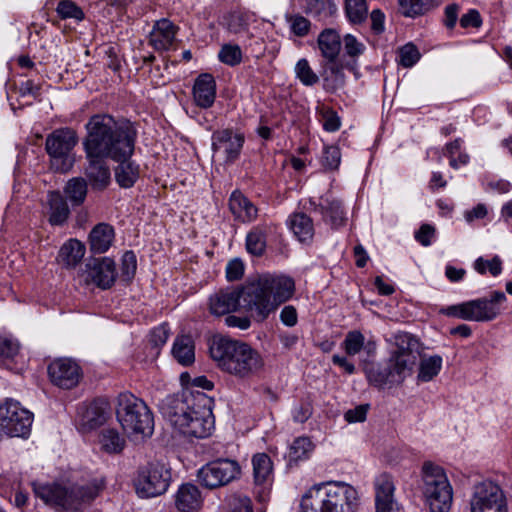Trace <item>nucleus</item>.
<instances>
[{
	"label": "nucleus",
	"instance_id": "nucleus-3",
	"mask_svg": "<svg viewBox=\"0 0 512 512\" xmlns=\"http://www.w3.org/2000/svg\"><path fill=\"white\" fill-rule=\"evenodd\" d=\"M211 358L223 372L239 380H248L264 367L261 354L244 341L215 336L209 345Z\"/></svg>",
	"mask_w": 512,
	"mask_h": 512
},
{
	"label": "nucleus",
	"instance_id": "nucleus-7",
	"mask_svg": "<svg viewBox=\"0 0 512 512\" xmlns=\"http://www.w3.org/2000/svg\"><path fill=\"white\" fill-rule=\"evenodd\" d=\"M422 493L431 512H449L453 488L444 469L430 461L422 466Z\"/></svg>",
	"mask_w": 512,
	"mask_h": 512
},
{
	"label": "nucleus",
	"instance_id": "nucleus-26",
	"mask_svg": "<svg viewBox=\"0 0 512 512\" xmlns=\"http://www.w3.org/2000/svg\"><path fill=\"white\" fill-rule=\"evenodd\" d=\"M114 229L107 223L97 224L89 234L90 250L95 254L105 253L114 239Z\"/></svg>",
	"mask_w": 512,
	"mask_h": 512
},
{
	"label": "nucleus",
	"instance_id": "nucleus-27",
	"mask_svg": "<svg viewBox=\"0 0 512 512\" xmlns=\"http://www.w3.org/2000/svg\"><path fill=\"white\" fill-rule=\"evenodd\" d=\"M84 174L93 190L102 191L111 182V172L106 162H88Z\"/></svg>",
	"mask_w": 512,
	"mask_h": 512
},
{
	"label": "nucleus",
	"instance_id": "nucleus-47",
	"mask_svg": "<svg viewBox=\"0 0 512 512\" xmlns=\"http://www.w3.org/2000/svg\"><path fill=\"white\" fill-rule=\"evenodd\" d=\"M295 73L297 78L306 86L316 84L319 77L311 69L306 59H300L295 66Z\"/></svg>",
	"mask_w": 512,
	"mask_h": 512
},
{
	"label": "nucleus",
	"instance_id": "nucleus-45",
	"mask_svg": "<svg viewBox=\"0 0 512 512\" xmlns=\"http://www.w3.org/2000/svg\"><path fill=\"white\" fill-rule=\"evenodd\" d=\"M442 367V358L439 355H433L424 358L420 362L418 379L424 382L432 380L438 375Z\"/></svg>",
	"mask_w": 512,
	"mask_h": 512
},
{
	"label": "nucleus",
	"instance_id": "nucleus-51",
	"mask_svg": "<svg viewBox=\"0 0 512 512\" xmlns=\"http://www.w3.org/2000/svg\"><path fill=\"white\" fill-rule=\"evenodd\" d=\"M399 57L403 67H412L420 59V53L414 44L408 43L400 48Z\"/></svg>",
	"mask_w": 512,
	"mask_h": 512
},
{
	"label": "nucleus",
	"instance_id": "nucleus-5",
	"mask_svg": "<svg viewBox=\"0 0 512 512\" xmlns=\"http://www.w3.org/2000/svg\"><path fill=\"white\" fill-rule=\"evenodd\" d=\"M358 493L344 482L314 486L302 497L301 512H355Z\"/></svg>",
	"mask_w": 512,
	"mask_h": 512
},
{
	"label": "nucleus",
	"instance_id": "nucleus-8",
	"mask_svg": "<svg viewBox=\"0 0 512 512\" xmlns=\"http://www.w3.org/2000/svg\"><path fill=\"white\" fill-rule=\"evenodd\" d=\"M116 415L123 430L128 434L150 436L154 429L151 411L145 402L130 392L119 394Z\"/></svg>",
	"mask_w": 512,
	"mask_h": 512
},
{
	"label": "nucleus",
	"instance_id": "nucleus-32",
	"mask_svg": "<svg viewBox=\"0 0 512 512\" xmlns=\"http://www.w3.org/2000/svg\"><path fill=\"white\" fill-rule=\"evenodd\" d=\"M319 211L325 221H329L333 226L341 225L344 219L341 202L327 194L320 198L319 204L315 208Z\"/></svg>",
	"mask_w": 512,
	"mask_h": 512
},
{
	"label": "nucleus",
	"instance_id": "nucleus-28",
	"mask_svg": "<svg viewBox=\"0 0 512 512\" xmlns=\"http://www.w3.org/2000/svg\"><path fill=\"white\" fill-rule=\"evenodd\" d=\"M229 208L233 215L242 222H249L257 215V208L239 190L231 194Z\"/></svg>",
	"mask_w": 512,
	"mask_h": 512
},
{
	"label": "nucleus",
	"instance_id": "nucleus-54",
	"mask_svg": "<svg viewBox=\"0 0 512 512\" xmlns=\"http://www.w3.org/2000/svg\"><path fill=\"white\" fill-rule=\"evenodd\" d=\"M19 352V344L8 338L0 337V357L13 359Z\"/></svg>",
	"mask_w": 512,
	"mask_h": 512
},
{
	"label": "nucleus",
	"instance_id": "nucleus-25",
	"mask_svg": "<svg viewBox=\"0 0 512 512\" xmlns=\"http://www.w3.org/2000/svg\"><path fill=\"white\" fill-rule=\"evenodd\" d=\"M202 505L201 492L197 486L191 483L179 487L175 495V506L181 512L198 510Z\"/></svg>",
	"mask_w": 512,
	"mask_h": 512
},
{
	"label": "nucleus",
	"instance_id": "nucleus-46",
	"mask_svg": "<svg viewBox=\"0 0 512 512\" xmlns=\"http://www.w3.org/2000/svg\"><path fill=\"white\" fill-rule=\"evenodd\" d=\"M219 60L229 66H236L242 61L241 48L236 44H224L219 53Z\"/></svg>",
	"mask_w": 512,
	"mask_h": 512
},
{
	"label": "nucleus",
	"instance_id": "nucleus-38",
	"mask_svg": "<svg viewBox=\"0 0 512 512\" xmlns=\"http://www.w3.org/2000/svg\"><path fill=\"white\" fill-rule=\"evenodd\" d=\"M314 449V445L308 437L296 438L290 446L287 461L288 465L297 464L298 461L306 460Z\"/></svg>",
	"mask_w": 512,
	"mask_h": 512
},
{
	"label": "nucleus",
	"instance_id": "nucleus-63",
	"mask_svg": "<svg viewBox=\"0 0 512 512\" xmlns=\"http://www.w3.org/2000/svg\"><path fill=\"white\" fill-rule=\"evenodd\" d=\"M234 512H253L252 501L247 496H235L232 500Z\"/></svg>",
	"mask_w": 512,
	"mask_h": 512
},
{
	"label": "nucleus",
	"instance_id": "nucleus-21",
	"mask_svg": "<svg viewBox=\"0 0 512 512\" xmlns=\"http://www.w3.org/2000/svg\"><path fill=\"white\" fill-rule=\"evenodd\" d=\"M193 97L197 106L209 108L213 105L216 97V82L209 73L200 74L193 86Z\"/></svg>",
	"mask_w": 512,
	"mask_h": 512
},
{
	"label": "nucleus",
	"instance_id": "nucleus-52",
	"mask_svg": "<svg viewBox=\"0 0 512 512\" xmlns=\"http://www.w3.org/2000/svg\"><path fill=\"white\" fill-rule=\"evenodd\" d=\"M441 312L447 316L457 317L463 320L470 321V306L469 301L451 305L441 310Z\"/></svg>",
	"mask_w": 512,
	"mask_h": 512
},
{
	"label": "nucleus",
	"instance_id": "nucleus-40",
	"mask_svg": "<svg viewBox=\"0 0 512 512\" xmlns=\"http://www.w3.org/2000/svg\"><path fill=\"white\" fill-rule=\"evenodd\" d=\"M125 439L114 428H105L100 434L101 448L109 454H118L125 447Z\"/></svg>",
	"mask_w": 512,
	"mask_h": 512
},
{
	"label": "nucleus",
	"instance_id": "nucleus-37",
	"mask_svg": "<svg viewBox=\"0 0 512 512\" xmlns=\"http://www.w3.org/2000/svg\"><path fill=\"white\" fill-rule=\"evenodd\" d=\"M253 476L256 484L266 483L272 476L273 464L266 453H257L252 458Z\"/></svg>",
	"mask_w": 512,
	"mask_h": 512
},
{
	"label": "nucleus",
	"instance_id": "nucleus-56",
	"mask_svg": "<svg viewBox=\"0 0 512 512\" xmlns=\"http://www.w3.org/2000/svg\"><path fill=\"white\" fill-rule=\"evenodd\" d=\"M244 274V265L240 259H233L226 267V277L229 281L239 280Z\"/></svg>",
	"mask_w": 512,
	"mask_h": 512
},
{
	"label": "nucleus",
	"instance_id": "nucleus-42",
	"mask_svg": "<svg viewBox=\"0 0 512 512\" xmlns=\"http://www.w3.org/2000/svg\"><path fill=\"white\" fill-rule=\"evenodd\" d=\"M139 177V166L135 162H119L115 168V178L121 187L133 186Z\"/></svg>",
	"mask_w": 512,
	"mask_h": 512
},
{
	"label": "nucleus",
	"instance_id": "nucleus-60",
	"mask_svg": "<svg viewBox=\"0 0 512 512\" xmlns=\"http://www.w3.org/2000/svg\"><path fill=\"white\" fill-rule=\"evenodd\" d=\"M368 405H359L354 409H349L345 413V420L349 423L362 422L366 419Z\"/></svg>",
	"mask_w": 512,
	"mask_h": 512
},
{
	"label": "nucleus",
	"instance_id": "nucleus-36",
	"mask_svg": "<svg viewBox=\"0 0 512 512\" xmlns=\"http://www.w3.org/2000/svg\"><path fill=\"white\" fill-rule=\"evenodd\" d=\"M270 230L268 225H258L252 228V230L246 236V249L254 256H261L266 249V237Z\"/></svg>",
	"mask_w": 512,
	"mask_h": 512
},
{
	"label": "nucleus",
	"instance_id": "nucleus-9",
	"mask_svg": "<svg viewBox=\"0 0 512 512\" xmlns=\"http://www.w3.org/2000/svg\"><path fill=\"white\" fill-rule=\"evenodd\" d=\"M33 418V413L20 402L6 398L0 403V436L27 438Z\"/></svg>",
	"mask_w": 512,
	"mask_h": 512
},
{
	"label": "nucleus",
	"instance_id": "nucleus-22",
	"mask_svg": "<svg viewBox=\"0 0 512 512\" xmlns=\"http://www.w3.org/2000/svg\"><path fill=\"white\" fill-rule=\"evenodd\" d=\"M177 32V27L168 19L157 21L150 33L149 42L158 51L169 50Z\"/></svg>",
	"mask_w": 512,
	"mask_h": 512
},
{
	"label": "nucleus",
	"instance_id": "nucleus-55",
	"mask_svg": "<svg viewBox=\"0 0 512 512\" xmlns=\"http://www.w3.org/2000/svg\"><path fill=\"white\" fill-rule=\"evenodd\" d=\"M343 42L345 52L350 57H357L364 51V45L358 42L357 39L351 34L345 35Z\"/></svg>",
	"mask_w": 512,
	"mask_h": 512
},
{
	"label": "nucleus",
	"instance_id": "nucleus-41",
	"mask_svg": "<svg viewBox=\"0 0 512 512\" xmlns=\"http://www.w3.org/2000/svg\"><path fill=\"white\" fill-rule=\"evenodd\" d=\"M64 192L73 206L82 205L87 195L86 179L81 177L72 178L67 182Z\"/></svg>",
	"mask_w": 512,
	"mask_h": 512
},
{
	"label": "nucleus",
	"instance_id": "nucleus-44",
	"mask_svg": "<svg viewBox=\"0 0 512 512\" xmlns=\"http://www.w3.org/2000/svg\"><path fill=\"white\" fill-rule=\"evenodd\" d=\"M344 10L349 22L355 25L365 22L368 16L366 0H345Z\"/></svg>",
	"mask_w": 512,
	"mask_h": 512
},
{
	"label": "nucleus",
	"instance_id": "nucleus-17",
	"mask_svg": "<svg viewBox=\"0 0 512 512\" xmlns=\"http://www.w3.org/2000/svg\"><path fill=\"white\" fill-rule=\"evenodd\" d=\"M78 143V135L72 128L65 127L54 130L46 138V151L52 158L67 157Z\"/></svg>",
	"mask_w": 512,
	"mask_h": 512
},
{
	"label": "nucleus",
	"instance_id": "nucleus-33",
	"mask_svg": "<svg viewBox=\"0 0 512 512\" xmlns=\"http://www.w3.org/2000/svg\"><path fill=\"white\" fill-rule=\"evenodd\" d=\"M85 254V246L79 240L70 239L60 248L57 260L67 268L75 267Z\"/></svg>",
	"mask_w": 512,
	"mask_h": 512
},
{
	"label": "nucleus",
	"instance_id": "nucleus-12",
	"mask_svg": "<svg viewBox=\"0 0 512 512\" xmlns=\"http://www.w3.org/2000/svg\"><path fill=\"white\" fill-rule=\"evenodd\" d=\"M241 468L238 462L230 459H217L204 465L198 471V480L208 489H216L229 484L239 477Z\"/></svg>",
	"mask_w": 512,
	"mask_h": 512
},
{
	"label": "nucleus",
	"instance_id": "nucleus-4",
	"mask_svg": "<svg viewBox=\"0 0 512 512\" xmlns=\"http://www.w3.org/2000/svg\"><path fill=\"white\" fill-rule=\"evenodd\" d=\"M193 397L169 396L161 404V412L184 436L206 438L214 428V417L205 404L195 405Z\"/></svg>",
	"mask_w": 512,
	"mask_h": 512
},
{
	"label": "nucleus",
	"instance_id": "nucleus-16",
	"mask_svg": "<svg viewBox=\"0 0 512 512\" xmlns=\"http://www.w3.org/2000/svg\"><path fill=\"white\" fill-rule=\"evenodd\" d=\"M506 299L504 292L494 291L489 297H482L469 301L470 321H492L500 314V305L505 302Z\"/></svg>",
	"mask_w": 512,
	"mask_h": 512
},
{
	"label": "nucleus",
	"instance_id": "nucleus-61",
	"mask_svg": "<svg viewBox=\"0 0 512 512\" xmlns=\"http://www.w3.org/2000/svg\"><path fill=\"white\" fill-rule=\"evenodd\" d=\"M434 233V227L429 224H423L416 232L415 238L423 246H429L431 244V238L434 236Z\"/></svg>",
	"mask_w": 512,
	"mask_h": 512
},
{
	"label": "nucleus",
	"instance_id": "nucleus-34",
	"mask_svg": "<svg viewBox=\"0 0 512 512\" xmlns=\"http://www.w3.org/2000/svg\"><path fill=\"white\" fill-rule=\"evenodd\" d=\"M290 228L297 239L302 242H310L314 236V226L312 219L305 213H294L290 217Z\"/></svg>",
	"mask_w": 512,
	"mask_h": 512
},
{
	"label": "nucleus",
	"instance_id": "nucleus-2",
	"mask_svg": "<svg viewBox=\"0 0 512 512\" xmlns=\"http://www.w3.org/2000/svg\"><path fill=\"white\" fill-rule=\"evenodd\" d=\"M294 281L286 276L266 274L247 281L238 288L240 309L256 322L265 321L294 292Z\"/></svg>",
	"mask_w": 512,
	"mask_h": 512
},
{
	"label": "nucleus",
	"instance_id": "nucleus-14",
	"mask_svg": "<svg viewBox=\"0 0 512 512\" xmlns=\"http://www.w3.org/2000/svg\"><path fill=\"white\" fill-rule=\"evenodd\" d=\"M392 341L396 348L392 351L390 358L396 362L394 365L398 369H405L410 373L417 360L415 353L417 340L411 334L399 331L392 336Z\"/></svg>",
	"mask_w": 512,
	"mask_h": 512
},
{
	"label": "nucleus",
	"instance_id": "nucleus-53",
	"mask_svg": "<svg viewBox=\"0 0 512 512\" xmlns=\"http://www.w3.org/2000/svg\"><path fill=\"white\" fill-rule=\"evenodd\" d=\"M291 30L299 37H304L310 30V21L301 15H295L290 18Z\"/></svg>",
	"mask_w": 512,
	"mask_h": 512
},
{
	"label": "nucleus",
	"instance_id": "nucleus-58",
	"mask_svg": "<svg viewBox=\"0 0 512 512\" xmlns=\"http://www.w3.org/2000/svg\"><path fill=\"white\" fill-rule=\"evenodd\" d=\"M169 338V329L167 324L160 325L155 328L150 337V342L155 346L159 347L164 345Z\"/></svg>",
	"mask_w": 512,
	"mask_h": 512
},
{
	"label": "nucleus",
	"instance_id": "nucleus-1",
	"mask_svg": "<svg viewBox=\"0 0 512 512\" xmlns=\"http://www.w3.org/2000/svg\"><path fill=\"white\" fill-rule=\"evenodd\" d=\"M82 141L90 160H130L137 139V130L130 122L118 123L108 114H95L85 124Z\"/></svg>",
	"mask_w": 512,
	"mask_h": 512
},
{
	"label": "nucleus",
	"instance_id": "nucleus-30",
	"mask_svg": "<svg viewBox=\"0 0 512 512\" xmlns=\"http://www.w3.org/2000/svg\"><path fill=\"white\" fill-rule=\"evenodd\" d=\"M47 201L50 209L49 223L51 225H62L69 217L70 210L66 200L59 191L48 193Z\"/></svg>",
	"mask_w": 512,
	"mask_h": 512
},
{
	"label": "nucleus",
	"instance_id": "nucleus-19",
	"mask_svg": "<svg viewBox=\"0 0 512 512\" xmlns=\"http://www.w3.org/2000/svg\"><path fill=\"white\" fill-rule=\"evenodd\" d=\"M212 148L219 157L227 159L237 158L244 143L243 136L233 134L229 130L218 131L213 134Z\"/></svg>",
	"mask_w": 512,
	"mask_h": 512
},
{
	"label": "nucleus",
	"instance_id": "nucleus-48",
	"mask_svg": "<svg viewBox=\"0 0 512 512\" xmlns=\"http://www.w3.org/2000/svg\"><path fill=\"white\" fill-rule=\"evenodd\" d=\"M365 337L357 330L347 333L343 342L344 349L348 355H356L364 347Z\"/></svg>",
	"mask_w": 512,
	"mask_h": 512
},
{
	"label": "nucleus",
	"instance_id": "nucleus-64",
	"mask_svg": "<svg viewBox=\"0 0 512 512\" xmlns=\"http://www.w3.org/2000/svg\"><path fill=\"white\" fill-rule=\"evenodd\" d=\"M41 87L35 84L32 80H26L19 86V93L21 96H32L37 99L40 96Z\"/></svg>",
	"mask_w": 512,
	"mask_h": 512
},
{
	"label": "nucleus",
	"instance_id": "nucleus-11",
	"mask_svg": "<svg viewBox=\"0 0 512 512\" xmlns=\"http://www.w3.org/2000/svg\"><path fill=\"white\" fill-rule=\"evenodd\" d=\"M469 506L470 512H508L504 491L497 483L490 480L473 486Z\"/></svg>",
	"mask_w": 512,
	"mask_h": 512
},
{
	"label": "nucleus",
	"instance_id": "nucleus-49",
	"mask_svg": "<svg viewBox=\"0 0 512 512\" xmlns=\"http://www.w3.org/2000/svg\"><path fill=\"white\" fill-rule=\"evenodd\" d=\"M56 11L62 19L74 18L76 20H82L84 18L82 9L70 0L60 1Z\"/></svg>",
	"mask_w": 512,
	"mask_h": 512
},
{
	"label": "nucleus",
	"instance_id": "nucleus-39",
	"mask_svg": "<svg viewBox=\"0 0 512 512\" xmlns=\"http://www.w3.org/2000/svg\"><path fill=\"white\" fill-rule=\"evenodd\" d=\"M400 12L405 17L415 18L424 15L432 9L438 2L434 0H397Z\"/></svg>",
	"mask_w": 512,
	"mask_h": 512
},
{
	"label": "nucleus",
	"instance_id": "nucleus-23",
	"mask_svg": "<svg viewBox=\"0 0 512 512\" xmlns=\"http://www.w3.org/2000/svg\"><path fill=\"white\" fill-rule=\"evenodd\" d=\"M375 490L376 512H391L395 490L392 477L386 473L379 475L375 480Z\"/></svg>",
	"mask_w": 512,
	"mask_h": 512
},
{
	"label": "nucleus",
	"instance_id": "nucleus-57",
	"mask_svg": "<svg viewBox=\"0 0 512 512\" xmlns=\"http://www.w3.org/2000/svg\"><path fill=\"white\" fill-rule=\"evenodd\" d=\"M323 128L328 132H335L340 128V117L331 109L323 112Z\"/></svg>",
	"mask_w": 512,
	"mask_h": 512
},
{
	"label": "nucleus",
	"instance_id": "nucleus-62",
	"mask_svg": "<svg viewBox=\"0 0 512 512\" xmlns=\"http://www.w3.org/2000/svg\"><path fill=\"white\" fill-rule=\"evenodd\" d=\"M280 320L286 326H295L298 321L296 308L292 305L285 306L280 313Z\"/></svg>",
	"mask_w": 512,
	"mask_h": 512
},
{
	"label": "nucleus",
	"instance_id": "nucleus-31",
	"mask_svg": "<svg viewBox=\"0 0 512 512\" xmlns=\"http://www.w3.org/2000/svg\"><path fill=\"white\" fill-rule=\"evenodd\" d=\"M322 56L327 59H337L341 49V38L336 30L324 29L317 39Z\"/></svg>",
	"mask_w": 512,
	"mask_h": 512
},
{
	"label": "nucleus",
	"instance_id": "nucleus-59",
	"mask_svg": "<svg viewBox=\"0 0 512 512\" xmlns=\"http://www.w3.org/2000/svg\"><path fill=\"white\" fill-rule=\"evenodd\" d=\"M481 24H482V19H481L480 13L475 9L469 10L468 13L464 14L460 19V25L463 28H468V27L478 28L481 26Z\"/></svg>",
	"mask_w": 512,
	"mask_h": 512
},
{
	"label": "nucleus",
	"instance_id": "nucleus-43",
	"mask_svg": "<svg viewBox=\"0 0 512 512\" xmlns=\"http://www.w3.org/2000/svg\"><path fill=\"white\" fill-rule=\"evenodd\" d=\"M248 12L232 11L223 17V26L232 34H239L248 30L249 27Z\"/></svg>",
	"mask_w": 512,
	"mask_h": 512
},
{
	"label": "nucleus",
	"instance_id": "nucleus-20",
	"mask_svg": "<svg viewBox=\"0 0 512 512\" xmlns=\"http://www.w3.org/2000/svg\"><path fill=\"white\" fill-rule=\"evenodd\" d=\"M240 309L238 288L219 290L209 298V311L215 316H222Z\"/></svg>",
	"mask_w": 512,
	"mask_h": 512
},
{
	"label": "nucleus",
	"instance_id": "nucleus-18",
	"mask_svg": "<svg viewBox=\"0 0 512 512\" xmlns=\"http://www.w3.org/2000/svg\"><path fill=\"white\" fill-rule=\"evenodd\" d=\"M87 272L91 281L102 289L110 288L116 279L115 263L108 257L90 261Z\"/></svg>",
	"mask_w": 512,
	"mask_h": 512
},
{
	"label": "nucleus",
	"instance_id": "nucleus-13",
	"mask_svg": "<svg viewBox=\"0 0 512 512\" xmlns=\"http://www.w3.org/2000/svg\"><path fill=\"white\" fill-rule=\"evenodd\" d=\"M48 375L51 382L62 389L76 387L82 376L79 364L71 358H58L48 366Z\"/></svg>",
	"mask_w": 512,
	"mask_h": 512
},
{
	"label": "nucleus",
	"instance_id": "nucleus-24",
	"mask_svg": "<svg viewBox=\"0 0 512 512\" xmlns=\"http://www.w3.org/2000/svg\"><path fill=\"white\" fill-rule=\"evenodd\" d=\"M108 403L104 400H94L83 407L80 424L85 430H93L106 421Z\"/></svg>",
	"mask_w": 512,
	"mask_h": 512
},
{
	"label": "nucleus",
	"instance_id": "nucleus-6",
	"mask_svg": "<svg viewBox=\"0 0 512 512\" xmlns=\"http://www.w3.org/2000/svg\"><path fill=\"white\" fill-rule=\"evenodd\" d=\"M106 486L103 477H95L84 484L70 488L59 484L42 485L34 488L37 497L46 504L59 507L62 510L77 512L83 505L90 504Z\"/></svg>",
	"mask_w": 512,
	"mask_h": 512
},
{
	"label": "nucleus",
	"instance_id": "nucleus-29",
	"mask_svg": "<svg viewBox=\"0 0 512 512\" xmlns=\"http://www.w3.org/2000/svg\"><path fill=\"white\" fill-rule=\"evenodd\" d=\"M172 355L182 366H189L195 361V345L190 335H178L172 347Z\"/></svg>",
	"mask_w": 512,
	"mask_h": 512
},
{
	"label": "nucleus",
	"instance_id": "nucleus-10",
	"mask_svg": "<svg viewBox=\"0 0 512 512\" xmlns=\"http://www.w3.org/2000/svg\"><path fill=\"white\" fill-rule=\"evenodd\" d=\"M171 481V472L163 463L151 462L142 467L135 479L136 492L150 498L165 493Z\"/></svg>",
	"mask_w": 512,
	"mask_h": 512
},
{
	"label": "nucleus",
	"instance_id": "nucleus-35",
	"mask_svg": "<svg viewBox=\"0 0 512 512\" xmlns=\"http://www.w3.org/2000/svg\"><path fill=\"white\" fill-rule=\"evenodd\" d=\"M345 65L337 59H327L323 64L322 77L326 84L331 89L343 87L345 84L344 70Z\"/></svg>",
	"mask_w": 512,
	"mask_h": 512
},
{
	"label": "nucleus",
	"instance_id": "nucleus-50",
	"mask_svg": "<svg viewBox=\"0 0 512 512\" xmlns=\"http://www.w3.org/2000/svg\"><path fill=\"white\" fill-rule=\"evenodd\" d=\"M137 260L133 251H126L121 261V277L124 281L130 282L136 273Z\"/></svg>",
	"mask_w": 512,
	"mask_h": 512
},
{
	"label": "nucleus",
	"instance_id": "nucleus-15",
	"mask_svg": "<svg viewBox=\"0 0 512 512\" xmlns=\"http://www.w3.org/2000/svg\"><path fill=\"white\" fill-rule=\"evenodd\" d=\"M396 362L389 357L386 364L369 362L364 365V373L370 383L382 387L390 383H401L409 372L405 369H398Z\"/></svg>",
	"mask_w": 512,
	"mask_h": 512
}]
</instances>
